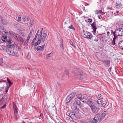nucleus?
<instances>
[{
  "mask_svg": "<svg viewBox=\"0 0 123 123\" xmlns=\"http://www.w3.org/2000/svg\"><path fill=\"white\" fill-rule=\"evenodd\" d=\"M0 20L2 22V23L4 25H6V23L5 22L3 18L0 15Z\"/></svg>",
  "mask_w": 123,
  "mask_h": 123,
  "instance_id": "obj_21",
  "label": "nucleus"
},
{
  "mask_svg": "<svg viewBox=\"0 0 123 123\" xmlns=\"http://www.w3.org/2000/svg\"><path fill=\"white\" fill-rule=\"evenodd\" d=\"M70 44L73 46L75 48L76 47V46L75 45V43H74L73 41L71 40H70Z\"/></svg>",
  "mask_w": 123,
  "mask_h": 123,
  "instance_id": "obj_24",
  "label": "nucleus"
},
{
  "mask_svg": "<svg viewBox=\"0 0 123 123\" xmlns=\"http://www.w3.org/2000/svg\"><path fill=\"white\" fill-rule=\"evenodd\" d=\"M100 102H101V101L100 99H98V100L97 102L98 104H100Z\"/></svg>",
  "mask_w": 123,
  "mask_h": 123,
  "instance_id": "obj_46",
  "label": "nucleus"
},
{
  "mask_svg": "<svg viewBox=\"0 0 123 123\" xmlns=\"http://www.w3.org/2000/svg\"><path fill=\"white\" fill-rule=\"evenodd\" d=\"M47 31H43V36L38 35V41H37L39 44L41 43L42 41L43 42H44L45 41L47 37Z\"/></svg>",
  "mask_w": 123,
  "mask_h": 123,
  "instance_id": "obj_3",
  "label": "nucleus"
},
{
  "mask_svg": "<svg viewBox=\"0 0 123 123\" xmlns=\"http://www.w3.org/2000/svg\"><path fill=\"white\" fill-rule=\"evenodd\" d=\"M43 28H42L41 30L40 31V34L38 35L40 36H43Z\"/></svg>",
  "mask_w": 123,
  "mask_h": 123,
  "instance_id": "obj_27",
  "label": "nucleus"
},
{
  "mask_svg": "<svg viewBox=\"0 0 123 123\" xmlns=\"http://www.w3.org/2000/svg\"><path fill=\"white\" fill-rule=\"evenodd\" d=\"M10 99V97L9 96H4L0 100V105H2L4 104H6L7 101Z\"/></svg>",
  "mask_w": 123,
  "mask_h": 123,
  "instance_id": "obj_4",
  "label": "nucleus"
},
{
  "mask_svg": "<svg viewBox=\"0 0 123 123\" xmlns=\"http://www.w3.org/2000/svg\"><path fill=\"white\" fill-rule=\"evenodd\" d=\"M107 114V113L106 112V111H105L102 113V116L105 117Z\"/></svg>",
  "mask_w": 123,
  "mask_h": 123,
  "instance_id": "obj_29",
  "label": "nucleus"
},
{
  "mask_svg": "<svg viewBox=\"0 0 123 123\" xmlns=\"http://www.w3.org/2000/svg\"><path fill=\"white\" fill-rule=\"evenodd\" d=\"M97 13H103L104 14H105V13L103 12H102V11L101 10H99V11H97Z\"/></svg>",
  "mask_w": 123,
  "mask_h": 123,
  "instance_id": "obj_30",
  "label": "nucleus"
},
{
  "mask_svg": "<svg viewBox=\"0 0 123 123\" xmlns=\"http://www.w3.org/2000/svg\"><path fill=\"white\" fill-rule=\"evenodd\" d=\"M64 73L66 75H68L69 73V71L68 70L66 69Z\"/></svg>",
  "mask_w": 123,
  "mask_h": 123,
  "instance_id": "obj_31",
  "label": "nucleus"
},
{
  "mask_svg": "<svg viewBox=\"0 0 123 123\" xmlns=\"http://www.w3.org/2000/svg\"><path fill=\"white\" fill-rule=\"evenodd\" d=\"M52 54H51V53H50L49 54H47L46 55V56L47 57H51L52 56Z\"/></svg>",
  "mask_w": 123,
  "mask_h": 123,
  "instance_id": "obj_33",
  "label": "nucleus"
},
{
  "mask_svg": "<svg viewBox=\"0 0 123 123\" xmlns=\"http://www.w3.org/2000/svg\"><path fill=\"white\" fill-rule=\"evenodd\" d=\"M112 44L113 45H114L115 44V40H113L112 42Z\"/></svg>",
  "mask_w": 123,
  "mask_h": 123,
  "instance_id": "obj_48",
  "label": "nucleus"
},
{
  "mask_svg": "<svg viewBox=\"0 0 123 123\" xmlns=\"http://www.w3.org/2000/svg\"><path fill=\"white\" fill-rule=\"evenodd\" d=\"M98 121L94 118L92 121L90 122V123H96Z\"/></svg>",
  "mask_w": 123,
  "mask_h": 123,
  "instance_id": "obj_26",
  "label": "nucleus"
},
{
  "mask_svg": "<svg viewBox=\"0 0 123 123\" xmlns=\"http://www.w3.org/2000/svg\"><path fill=\"white\" fill-rule=\"evenodd\" d=\"M98 17L100 19H101V18H102V17L101 15H98Z\"/></svg>",
  "mask_w": 123,
  "mask_h": 123,
  "instance_id": "obj_58",
  "label": "nucleus"
},
{
  "mask_svg": "<svg viewBox=\"0 0 123 123\" xmlns=\"http://www.w3.org/2000/svg\"><path fill=\"white\" fill-rule=\"evenodd\" d=\"M77 108V106L76 105L74 104L73 105H72L71 107V109L73 110H74V109H75V108Z\"/></svg>",
  "mask_w": 123,
  "mask_h": 123,
  "instance_id": "obj_25",
  "label": "nucleus"
},
{
  "mask_svg": "<svg viewBox=\"0 0 123 123\" xmlns=\"http://www.w3.org/2000/svg\"><path fill=\"white\" fill-rule=\"evenodd\" d=\"M82 97V95H78L77 96L78 98L80 99Z\"/></svg>",
  "mask_w": 123,
  "mask_h": 123,
  "instance_id": "obj_45",
  "label": "nucleus"
},
{
  "mask_svg": "<svg viewBox=\"0 0 123 123\" xmlns=\"http://www.w3.org/2000/svg\"><path fill=\"white\" fill-rule=\"evenodd\" d=\"M122 29V28H120L116 30L115 31V34L119 36H120L121 37L123 36V29L122 30V31H121Z\"/></svg>",
  "mask_w": 123,
  "mask_h": 123,
  "instance_id": "obj_5",
  "label": "nucleus"
},
{
  "mask_svg": "<svg viewBox=\"0 0 123 123\" xmlns=\"http://www.w3.org/2000/svg\"><path fill=\"white\" fill-rule=\"evenodd\" d=\"M38 33H36V35H35V36L36 37H37V36L38 35Z\"/></svg>",
  "mask_w": 123,
  "mask_h": 123,
  "instance_id": "obj_63",
  "label": "nucleus"
},
{
  "mask_svg": "<svg viewBox=\"0 0 123 123\" xmlns=\"http://www.w3.org/2000/svg\"><path fill=\"white\" fill-rule=\"evenodd\" d=\"M86 33V38L88 39H91L93 37L92 34L88 32H87Z\"/></svg>",
  "mask_w": 123,
  "mask_h": 123,
  "instance_id": "obj_13",
  "label": "nucleus"
},
{
  "mask_svg": "<svg viewBox=\"0 0 123 123\" xmlns=\"http://www.w3.org/2000/svg\"><path fill=\"white\" fill-rule=\"evenodd\" d=\"M6 89L5 92L6 93L7 92H8V88H7V89Z\"/></svg>",
  "mask_w": 123,
  "mask_h": 123,
  "instance_id": "obj_60",
  "label": "nucleus"
},
{
  "mask_svg": "<svg viewBox=\"0 0 123 123\" xmlns=\"http://www.w3.org/2000/svg\"><path fill=\"white\" fill-rule=\"evenodd\" d=\"M7 81L9 83V85H11L12 84V83L11 82L10 80H9L8 78L7 79Z\"/></svg>",
  "mask_w": 123,
  "mask_h": 123,
  "instance_id": "obj_36",
  "label": "nucleus"
},
{
  "mask_svg": "<svg viewBox=\"0 0 123 123\" xmlns=\"http://www.w3.org/2000/svg\"><path fill=\"white\" fill-rule=\"evenodd\" d=\"M110 61L109 60H105L103 62V63L106 67H109L110 65Z\"/></svg>",
  "mask_w": 123,
  "mask_h": 123,
  "instance_id": "obj_10",
  "label": "nucleus"
},
{
  "mask_svg": "<svg viewBox=\"0 0 123 123\" xmlns=\"http://www.w3.org/2000/svg\"><path fill=\"white\" fill-rule=\"evenodd\" d=\"M3 59L1 58H0V65H1L3 63Z\"/></svg>",
  "mask_w": 123,
  "mask_h": 123,
  "instance_id": "obj_38",
  "label": "nucleus"
},
{
  "mask_svg": "<svg viewBox=\"0 0 123 123\" xmlns=\"http://www.w3.org/2000/svg\"><path fill=\"white\" fill-rule=\"evenodd\" d=\"M1 48H2L3 50H4L5 49H6V47L4 45H2L1 46ZM7 48H6V49Z\"/></svg>",
  "mask_w": 123,
  "mask_h": 123,
  "instance_id": "obj_42",
  "label": "nucleus"
},
{
  "mask_svg": "<svg viewBox=\"0 0 123 123\" xmlns=\"http://www.w3.org/2000/svg\"><path fill=\"white\" fill-rule=\"evenodd\" d=\"M60 47H61L63 49H64L63 46V42L62 43V45H60Z\"/></svg>",
  "mask_w": 123,
  "mask_h": 123,
  "instance_id": "obj_49",
  "label": "nucleus"
},
{
  "mask_svg": "<svg viewBox=\"0 0 123 123\" xmlns=\"http://www.w3.org/2000/svg\"><path fill=\"white\" fill-rule=\"evenodd\" d=\"M87 103H88V104L89 105L90 107H91V105H93L95 104L94 103L91 101H89V100Z\"/></svg>",
  "mask_w": 123,
  "mask_h": 123,
  "instance_id": "obj_22",
  "label": "nucleus"
},
{
  "mask_svg": "<svg viewBox=\"0 0 123 123\" xmlns=\"http://www.w3.org/2000/svg\"><path fill=\"white\" fill-rule=\"evenodd\" d=\"M75 109H74L73 111L75 113H78L79 112V111L78 109L77 108H75Z\"/></svg>",
  "mask_w": 123,
  "mask_h": 123,
  "instance_id": "obj_28",
  "label": "nucleus"
},
{
  "mask_svg": "<svg viewBox=\"0 0 123 123\" xmlns=\"http://www.w3.org/2000/svg\"><path fill=\"white\" fill-rule=\"evenodd\" d=\"M18 41H20L21 42H23L24 41V39L19 35L18 36L17 38L16 39Z\"/></svg>",
  "mask_w": 123,
  "mask_h": 123,
  "instance_id": "obj_18",
  "label": "nucleus"
},
{
  "mask_svg": "<svg viewBox=\"0 0 123 123\" xmlns=\"http://www.w3.org/2000/svg\"><path fill=\"white\" fill-rule=\"evenodd\" d=\"M24 34L23 33H21V35L23 36H24Z\"/></svg>",
  "mask_w": 123,
  "mask_h": 123,
  "instance_id": "obj_62",
  "label": "nucleus"
},
{
  "mask_svg": "<svg viewBox=\"0 0 123 123\" xmlns=\"http://www.w3.org/2000/svg\"><path fill=\"white\" fill-rule=\"evenodd\" d=\"M101 96V94H99L98 96V98H100Z\"/></svg>",
  "mask_w": 123,
  "mask_h": 123,
  "instance_id": "obj_55",
  "label": "nucleus"
},
{
  "mask_svg": "<svg viewBox=\"0 0 123 123\" xmlns=\"http://www.w3.org/2000/svg\"><path fill=\"white\" fill-rule=\"evenodd\" d=\"M76 93L75 92L72 93L67 98L66 100L67 102H69L70 101L72 100L74 97Z\"/></svg>",
  "mask_w": 123,
  "mask_h": 123,
  "instance_id": "obj_6",
  "label": "nucleus"
},
{
  "mask_svg": "<svg viewBox=\"0 0 123 123\" xmlns=\"http://www.w3.org/2000/svg\"><path fill=\"white\" fill-rule=\"evenodd\" d=\"M88 21L90 23L92 22V20L91 19L89 18L88 19Z\"/></svg>",
  "mask_w": 123,
  "mask_h": 123,
  "instance_id": "obj_50",
  "label": "nucleus"
},
{
  "mask_svg": "<svg viewBox=\"0 0 123 123\" xmlns=\"http://www.w3.org/2000/svg\"><path fill=\"white\" fill-rule=\"evenodd\" d=\"M30 38V37H28L27 38V41H25V43H28V42L29 41V40Z\"/></svg>",
  "mask_w": 123,
  "mask_h": 123,
  "instance_id": "obj_39",
  "label": "nucleus"
},
{
  "mask_svg": "<svg viewBox=\"0 0 123 123\" xmlns=\"http://www.w3.org/2000/svg\"><path fill=\"white\" fill-rule=\"evenodd\" d=\"M113 35H114V37H115V38L116 39L117 37V36L115 34V32H113Z\"/></svg>",
  "mask_w": 123,
  "mask_h": 123,
  "instance_id": "obj_43",
  "label": "nucleus"
},
{
  "mask_svg": "<svg viewBox=\"0 0 123 123\" xmlns=\"http://www.w3.org/2000/svg\"><path fill=\"white\" fill-rule=\"evenodd\" d=\"M69 116H68V117H67L66 119L68 120H69L70 119V117H69Z\"/></svg>",
  "mask_w": 123,
  "mask_h": 123,
  "instance_id": "obj_57",
  "label": "nucleus"
},
{
  "mask_svg": "<svg viewBox=\"0 0 123 123\" xmlns=\"http://www.w3.org/2000/svg\"><path fill=\"white\" fill-rule=\"evenodd\" d=\"M90 107L93 113H96L98 112V109L95 106V104L93 105H91Z\"/></svg>",
  "mask_w": 123,
  "mask_h": 123,
  "instance_id": "obj_8",
  "label": "nucleus"
},
{
  "mask_svg": "<svg viewBox=\"0 0 123 123\" xmlns=\"http://www.w3.org/2000/svg\"><path fill=\"white\" fill-rule=\"evenodd\" d=\"M45 43L42 46L38 47L36 49V50L37 51L39 50L42 51L44 49V48L45 45Z\"/></svg>",
  "mask_w": 123,
  "mask_h": 123,
  "instance_id": "obj_12",
  "label": "nucleus"
},
{
  "mask_svg": "<svg viewBox=\"0 0 123 123\" xmlns=\"http://www.w3.org/2000/svg\"><path fill=\"white\" fill-rule=\"evenodd\" d=\"M13 108L14 115L15 117L16 118L17 117L18 111L17 110V108L15 105H13Z\"/></svg>",
  "mask_w": 123,
  "mask_h": 123,
  "instance_id": "obj_9",
  "label": "nucleus"
},
{
  "mask_svg": "<svg viewBox=\"0 0 123 123\" xmlns=\"http://www.w3.org/2000/svg\"><path fill=\"white\" fill-rule=\"evenodd\" d=\"M80 100L82 102L85 103H87L89 101L88 99L86 98H81Z\"/></svg>",
  "mask_w": 123,
  "mask_h": 123,
  "instance_id": "obj_15",
  "label": "nucleus"
},
{
  "mask_svg": "<svg viewBox=\"0 0 123 123\" xmlns=\"http://www.w3.org/2000/svg\"><path fill=\"white\" fill-rule=\"evenodd\" d=\"M112 68L111 67H110L109 69L108 70V71L110 73L111 71V69Z\"/></svg>",
  "mask_w": 123,
  "mask_h": 123,
  "instance_id": "obj_54",
  "label": "nucleus"
},
{
  "mask_svg": "<svg viewBox=\"0 0 123 123\" xmlns=\"http://www.w3.org/2000/svg\"><path fill=\"white\" fill-rule=\"evenodd\" d=\"M18 19L19 21H21V17L18 16Z\"/></svg>",
  "mask_w": 123,
  "mask_h": 123,
  "instance_id": "obj_51",
  "label": "nucleus"
},
{
  "mask_svg": "<svg viewBox=\"0 0 123 123\" xmlns=\"http://www.w3.org/2000/svg\"><path fill=\"white\" fill-rule=\"evenodd\" d=\"M39 44V43H38V42L37 41V42H36L35 43V44L34 45V46H36L37 45H38Z\"/></svg>",
  "mask_w": 123,
  "mask_h": 123,
  "instance_id": "obj_52",
  "label": "nucleus"
},
{
  "mask_svg": "<svg viewBox=\"0 0 123 123\" xmlns=\"http://www.w3.org/2000/svg\"><path fill=\"white\" fill-rule=\"evenodd\" d=\"M119 123H123V120L120 121Z\"/></svg>",
  "mask_w": 123,
  "mask_h": 123,
  "instance_id": "obj_64",
  "label": "nucleus"
},
{
  "mask_svg": "<svg viewBox=\"0 0 123 123\" xmlns=\"http://www.w3.org/2000/svg\"><path fill=\"white\" fill-rule=\"evenodd\" d=\"M94 40L96 42H97L98 40V38L97 36H96V37H95L94 39Z\"/></svg>",
  "mask_w": 123,
  "mask_h": 123,
  "instance_id": "obj_34",
  "label": "nucleus"
},
{
  "mask_svg": "<svg viewBox=\"0 0 123 123\" xmlns=\"http://www.w3.org/2000/svg\"><path fill=\"white\" fill-rule=\"evenodd\" d=\"M21 49V47L20 46H18V50H19L20 49Z\"/></svg>",
  "mask_w": 123,
  "mask_h": 123,
  "instance_id": "obj_53",
  "label": "nucleus"
},
{
  "mask_svg": "<svg viewBox=\"0 0 123 123\" xmlns=\"http://www.w3.org/2000/svg\"><path fill=\"white\" fill-rule=\"evenodd\" d=\"M104 117L102 116L100 117V119L99 120V122L101 121L104 118Z\"/></svg>",
  "mask_w": 123,
  "mask_h": 123,
  "instance_id": "obj_37",
  "label": "nucleus"
},
{
  "mask_svg": "<svg viewBox=\"0 0 123 123\" xmlns=\"http://www.w3.org/2000/svg\"><path fill=\"white\" fill-rule=\"evenodd\" d=\"M110 33L109 31H107V34L108 35H109L110 34Z\"/></svg>",
  "mask_w": 123,
  "mask_h": 123,
  "instance_id": "obj_61",
  "label": "nucleus"
},
{
  "mask_svg": "<svg viewBox=\"0 0 123 123\" xmlns=\"http://www.w3.org/2000/svg\"><path fill=\"white\" fill-rule=\"evenodd\" d=\"M30 17L29 16H28L27 17V20L28 21H29L30 20Z\"/></svg>",
  "mask_w": 123,
  "mask_h": 123,
  "instance_id": "obj_56",
  "label": "nucleus"
},
{
  "mask_svg": "<svg viewBox=\"0 0 123 123\" xmlns=\"http://www.w3.org/2000/svg\"><path fill=\"white\" fill-rule=\"evenodd\" d=\"M7 36H2L1 37V40L4 42L7 41Z\"/></svg>",
  "mask_w": 123,
  "mask_h": 123,
  "instance_id": "obj_19",
  "label": "nucleus"
},
{
  "mask_svg": "<svg viewBox=\"0 0 123 123\" xmlns=\"http://www.w3.org/2000/svg\"><path fill=\"white\" fill-rule=\"evenodd\" d=\"M10 32L12 36L15 39H16L17 38L18 36L14 32Z\"/></svg>",
  "mask_w": 123,
  "mask_h": 123,
  "instance_id": "obj_17",
  "label": "nucleus"
},
{
  "mask_svg": "<svg viewBox=\"0 0 123 123\" xmlns=\"http://www.w3.org/2000/svg\"><path fill=\"white\" fill-rule=\"evenodd\" d=\"M122 6V5L121 3H118L117 2L116 3L115 7L117 9H120Z\"/></svg>",
  "mask_w": 123,
  "mask_h": 123,
  "instance_id": "obj_14",
  "label": "nucleus"
},
{
  "mask_svg": "<svg viewBox=\"0 0 123 123\" xmlns=\"http://www.w3.org/2000/svg\"><path fill=\"white\" fill-rule=\"evenodd\" d=\"M119 47L122 50H123V41H120L118 43Z\"/></svg>",
  "mask_w": 123,
  "mask_h": 123,
  "instance_id": "obj_16",
  "label": "nucleus"
},
{
  "mask_svg": "<svg viewBox=\"0 0 123 123\" xmlns=\"http://www.w3.org/2000/svg\"><path fill=\"white\" fill-rule=\"evenodd\" d=\"M11 39H9V40L7 39V41L9 43L7 45V48L6 49V51L7 53L9 55L16 57H18L19 56L18 54L16 52V50H14L13 45L14 43L13 42H11Z\"/></svg>",
  "mask_w": 123,
  "mask_h": 123,
  "instance_id": "obj_1",
  "label": "nucleus"
},
{
  "mask_svg": "<svg viewBox=\"0 0 123 123\" xmlns=\"http://www.w3.org/2000/svg\"><path fill=\"white\" fill-rule=\"evenodd\" d=\"M26 20V17L24 15L23 16V20L24 22H25Z\"/></svg>",
  "mask_w": 123,
  "mask_h": 123,
  "instance_id": "obj_44",
  "label": "nucleus"
},
{
  "mask_svg": "<svg viewBox=\"0 0 123 123\" xmlns=\"http://www.w3.org/2000/svg\"><path fill=\"white\" fill-rule=\"evenodd\" d=\"M100 117V114L99 113H98L94 117L95 119L97 120L98 121Z\"/></svg>",
  "mask_w": 123,
  "mask_h": 123,
  "instance_id": "obj_23",
  "label": "nucleus"
},
{
  "mask_svg": "<svg viewBox=\"0 0 123 123\" xmlns=\"http://www.w3.org/2000/svg\"><path fill=\"white\" fill-rule=\"evenodd\" d=\"M72 73L76 78L81 80L83 79V77L85 75L82 70L78 68H74L73 70Z\"/></svg>",
  "mask_w": 123,
  "mask_h": 123,
  "instance_id": "obj_2",
  "label": "nucleus"
},
{
  "mask_svg": "<svg viewBox=\"0 0 123 123\" xmlns=\"http://www.w3.org/2000/svg\"><path fill=\"white\" fill-rule=\"evenodd\" d=\"M91 26H92V28L93 29L94 33V34L95 35V32L96 33V31L97 29L96 27V24L94 22L92 24H91Z\"/></svg>",
  "mask_w": 123,
  "mask_h": 123,
  "instance_id": "obj_11",
  "label": "nucleus"
},
{
  "mask_svg": "<svg viewBox=\"0 0 123 123\" xmlns=\"http://www.w3.org/2000/svg\"><path fill=\"white\" fill-rule=\"evenodd\" d=\"M66 114L68 116H69L72 119H75L76 118L75 114L73 112H67Z\"/></svg>",
  "mask_w": 123,
  "mask_h": 123,
  "instance_id": "obj_7",
  "label": "nucleus"
},
{
  "mask_svg": "<svg viewBox=\"0 0 123 123\" xmlns=\"http://www.w3.org/2000/svg\"><path fill=\"white\" fill-rule=\"evenodd\" d=\"M33 31V29H32L31 31H30V33L28 35V37H30L31 36V35L32 31Z\"/></svg>",
  "mask_w": 123,
  "mask_h": 123,
  "instance_id": "obj_40",
  "label": "nucleus"
},
{
  "mask_svg": "<svg viewBox=\"0 0 123 123\" xmlns=\"http://www.w3.org/2000/svg\"><path fill=\"white\" fill-rule=\"evenodd\" d=\"M1 107V108L3 109L6 106V104H4Z\"/></svg>",
  "mask_w": 123,
  "mask_h": 123,
  "instance_id": "obj_47",
  "label": "nucleus"
},
{
  "mask_svg": "<svg viewBox=\"0 0 123 123\" xmlns=\"http://www.w3.org/2000/svg\"><path fill=\"white\" fill-rule=\"evenodd\" d=\"M69 28L71 29L72 30H75V28L74 27H73V25H71L70 26H69Z\"/></svg>",
  "mask_w": 123,
  "mask_h": 123,
  "instance_id": "obj_35",
  "label": "nucleus"
},
{
  "mask_svg": "<svg viewBox=\"0 0 123 123\" xmlns=\"http://www.w3.org/2000/svg\"><path fill=\"white\" fill-rule=\"evenodd\" d=\"M75 100L76 104L78 105H81V102L77 98H75Z\"/></svg>",
  "mask_w": 123,
  "mask_h": 123,
  "instance_id": "obj_20",
  "label": "nucleus"
},
{
  "mask_svg": "<svg viewBox=\"0 0 123 123\" xmlns=\"http://www.w3.org/2000/svg\"><path fill=\"white\" fill-rule=\"evenodd\" d=\"M101 106L102 107H104L106 105L105 103H102V102L101 103Z\"/></svg>",
  "mask_w": 123,
  "mask_h": 123,
  "instance_id": "obj_41",
  "label": "nucleus"
},
{
  "mask_svg": "<svg viewBox=\"0 0 123 123\" xmlns=\"http://www.w3.org/2000/svg\"><path fill=\"white\" fill-rule=\"evenodd\" d=\"M34 23V21L32 20L31 21L30 25V27H31L32 25Z\"/></svg>",
  "mask_w": 123,
  "mask_h": 123,
  "instance_id": "obj_32",
  "label": "nucleus"
},
{
  "mask_svg": "<svg viewBox=\"0 0 123 123\" xmlns=\"http://www.w3.org/2000/svg\"><path fill=\"white\" fill-rule=\"evenodd\" d=\"M35 40H36L34 38V39H33V40H32V43H33Z\"/></svg>",
  "mask_w": 123,
  "mask_h": 123,
  "instance_id": "obj_59",
  "label": "nucleus"
}]
</instances>
